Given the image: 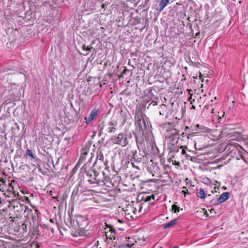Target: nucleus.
I'll use <instances>...</instances> for the list:
<instances>
[{"label":"nucleus","instance_id":"1","mask_svg":"<svg viewBox=\"0 0 248 248\" xmlns=\"http://www.w3.org/2000/svg\"><path fill=\"white\" fill-rule=\"evenodd\" d=\"M87 175L89 176H93V178L88 179L87 181L91 184H97L99 186H103L104 171L98 173L93 170L87 171Z\"/></svg>","mask_w":248,"mask_h":248},{"label":"nucleus","instance_id":"2","mask_svg":"<svg viewBox=\"0 0 248 248\" xmlns=\"http://www.w3.org/2000/svg\"><path fill=\"white\" fill-rule=\"evenodd\" d=\"M101 124L102 126L100 128L99 131V136L103 134V130H105L108 133H114L117 130V123L116 121L111 120L107 124H104V122H102Z\"/></svg>","mask_w":248,"mask_h":248},{"label":"nucleus","instance_id":"3","mask_svg":"<svg viewBox=\"0 0 248 248\" xmlns=\"http://www.w3.org/2000/svg\"><path fill=\"white\" fill-rule=\"evenodd\" d=\"M29 200L28 197L21 196L18 193H16V212H25L27 209V206L25 204V201H28Z\"/></svg>","mask_w":248,"mask_h":248},{"label":"nucleus","instance_id":"4","mask_svg":"<svg viewBox=\"0 0 248 248\" xmlns=\"http://www.w3.org/2000/svg\"><path fill=\"white\" fill-rule=\"evenodd\" d=\"M17 226H16V247H17V244L19 241L22 240V238L25 237L27 234V232L26 231L27 229L26 225L22 222H19L17 223Z\"/></svg>","mask_w":248,"mask_h":248},{"label":"nucleus","instance_id":"5","mask_svg":"<svg viewBox=\"0 0 248 248\" xmlns=\"http://www.w3.org/2000/svg\"><path fill=\"white\" fill-rule=\"evenodd\" d=\"M111 140L114 144L121 145L122 146H125L128 144V140L126 135L123 133H119L118 135H115L111 138Z\"/></svg>","mask_w":248,"mask_h":248},{"label":"nucleus","instance_id":"6","mask_svg":"<svg viewBox=\"0 0 248 248\" xmlns=\"http://www.w3.org/2000/svg\"><path fill=\"white\" fill-rule=\"evenodd\" d=\"M6 34L8 37V40H10L11 44L13 43L16 40V34L14 32L13 28H8L6 30Z\"/></svg>","mask_w":248,"mask_h":248},{"label":"nucleus","instance_id":"7","mask_svg":"<svg viewBox=\"0 0 248 248\" xmlns=\"http://www.w3.org/2000/svg\"><path fill=\"white\" fill-rule=\"evenodd\" d=\"M90 146L89 145H85L84 147L81 150V155L80 160H84L86 155H87L89 152Z\"/></svg>","mask_w":248,"mask_h":248},{"label":"nucleus","instance_id":"8","mask_svg":"<svg viewBox=\"0 0 248 248\" xmlns=\"http://www.w3.org/2000/svg\"><path fill=\"white\" fill-rule=\"evenodd\" d=\"M179 135V131L174 128H171L167 130L166 137L170 139L174 137H177Z\"/></svg>","mask_w":248,"mask_h":248},{"label":"nucleus","instance_id":"9","mask_svg":"<svg viewBox=\"0 0 248 248\" xmlns=\"http://www.w3.org/2000/svg\"><path fill=\"white\" fill-rule=\"evenodd\" d=\"M97 115V110L93 109L91 111L88 118H85V123L87 124L91 122Z\"/></svg>","mask_w":248,"mask_h":248},{"label":"nucleus","instance_id":"10","mask_svg":"<svg viewBox=\"0 0 248 248\" xmlns=\"http://www.w3.org/2000/svg\"><path fill=\"white\" fill-rule=\"evenodd\" d=\"M169 1L170 0H160V1L158 4V7L156 9V10L158 11V14H159L163 10V9L169 3Z\"/></svg>","mask_w":248,"mask_h":248},{"label":"nucleus","instance_id":"11","mask_svg":"<svg viewBox=\"0 0 248 248\" xmlns=\"http://www.w3.org/2000/svg\"><path fill=\"white\" fill-rule=\"evenodd\" d=\"M207 127L197 124L194 126L193 130L195 131L196 133H200L202 132H205L207 131Z\"/></svg>","mask_w":248,"mask_h":248},{"label":"nucleus","instance_id":"12","mask_svg":"<svg viewBox=\"0 0 248 248\" xmlns=\"http://www.w3.org/2000/svg\"><path fill=\"white\" fill-rule=\"evenodd\" d=\"M230 194L228 192L223 193L218 198V202L220 203L224 202L229 198Z\"/></svg>","mask_w":248,"mask_h":248},{"label":"nucleus","instance_id":"13","mask_svg":"<svg viewBox=\"0 0 248 248\" xmlns=\"http://www.w3.org/2000/svg\"><path fill=\"white\" fill-rule=\"evenodd\" d=\"M109 180L110 177L108 175H107L104 172L103 186L106 185L108 187H110V185H111L113 186V184L111 183V182H110Z\"/></svg>","mask_w":248,"mask_h":248},{"label":"nucleus","instance_id":"14","mask_svg":"<svg viewBox=\"0 0 248 248\" xmlns=\"http://www.w3.org/2000/svg\"><path fill=\"white\" fill-rule=\"evenodd\" d=\"M177 221V219H174L171 220L169 223L165 224L163 227L164 229H166L168 228H170L175 225Z\"/></svg>","mask_w":248,"mask_h":248},{"label":"nucleus","instance_id":"15","mask_svg":"<svg viewBox=\"0 0 248 248\" xmlns=\"http://www.w3.org/2000/svg\"><path fill=\"white\" fill-rule=\"evenodd\" d=\"M197 195L201 199H204L206 196L204 190L202 188H200L199 191L197 193Z\"/></svg>","mask_w":248,"mask_h":248},{"label":"nucleus","instance_id":"16","mask_svg":"<svg viewBox=\"0 0 248 248\" xmlns=\"http://www.w3.org/2000/svg\"><path fill=\"white\" fill-rule=\"evenodd\" d=\"M25 155L26 156H29L31 159H34L35 157L32 151L30 149H28L26 151Z\"/></svg>","mask_w":248,"mask_h":248},{"label":"nucleus","instance_id":"17","mask_svg":"<svg viewBox=\"0 0 248 248\" xmlns=\"http://www.w3.org/2000/svg\"><path fill=\"white\" fill-rule=\"evenodd\" d=\"M97 158L100 160L101 162L103 163V164L106 166L107 164L108 163V161L106 160L105 161H104V156L102 153L100 152L99 154L97 155Z\"/></svg>","mask_w":248,"mask_h":248},{"label":"nucleus","instance_id":"18","mask_svg":"<svg viewBox=\"0 0 248 248\" xmlns=\"http://www.w3.org/2000/svg\"><path fill=\"white\" fill-rule=\"evenodd\" d=\"M171 152L178 153L179 151V148L178 147L175 146L174 143H172V146L170 147Z\"/></svg>","mask_w":248,"mask_h":248},{"label":"nucleus","instance_id":"19","mask_svg":"<svg viewBox=\"0 0 248 248\" xmlns=\"http://www.w3.org/2000/svg\"><path fill=\"white\" fill-rule=\"evenodd\" d=\"M171 140H170V142L171 144V146H172V143H174V145H175V144L178 141V138L177 137H174L170 138Z\"/></svg>","mask_w":248,"mask_h":248},{"label":"nucleus","instance_id":"20","mask_svg":"<svg viewBox=\"0 0 248 248\" xmlns=\"http://www.w3.org/2000/svg\"><path fill=\"white\" fill-rule=\"evenodd\" d=\"M246 154H248V152H247L246 150H243L242 151H240L239 153V156L240 157H241V158L242 159H244V158H245V156L244 155Z\"/></svg>","mask_w":248,"mask_h":248},{"label":"nucleus","instance_id":"21","mask_svg":"<svg viewBox=\"0 0 248 248\" xmlns=\"http://www.w3.org/2000/svg\"><path fill=\"white\" fill-rule=\"evenodd\" d=\"M7 47L9 49H12L15 46V41H13V43L11 44L10 40H8V43H7Z\"/></svg>","mask_w":248,"mask_h":248},{"label":"nucleus","instance_id":"22","mask_svg":"<svg viewBox=\"0 0 248 248\" xmlns=\"http://www.w3.org/2000/svg\"><path fill=\"white\" fill-rule=\"evenodd\" d=\"M129 244H122L118 246V248H128L131 247Z\"/></svg>","mask_w":248,"mask_h":248},{"label":"nucleus","instance_id":"23","mask_svg":"<svg viewBox=\"0 0 248 248\" xmlns=\"http://www.w3.org/2000/svg\"><path fill=\"white\" fill-rule=\"evenodd\" d=\"M180 207L177 206L175 204H173L172 205V210L174 211V213H177L179 211Z\"/></svg>","mask_w":248,"mask_h":248},{"label":"nucleus","instance_id":"24","mask_svg":"<svg viewBox=\"0 0 248 248\" xmlns=\"http://www.w3.org/2000/svg\"><path fill=\"white\" fill-rule=\"evenodd\" d=\"M210 203L212 205H218L219 203H220V202H218V198H217V199H215V200L214 199V200H211L210 202Z\"/></svg>","mask_w":248,"mask_h":248},{"label":"nucleus","instance_id":"25","mask_svg":"<svg viewBox=\"0 0 248 248\" xmlns=\"http://www.w3.org/2000/svg\"><path fill=\"white\" fill-rule=\"evenodd\" d=\"M142 200L144 201L145 202H150L151 200L150 196H146L145 198L143 197Z\"/></svg>","mask_w":248,"mask_h":248},{"label":"nucleus","instance_id":"26","mask_svg":"<svg viewBox=\"0 0 248 248\" xmlns=\"http://www.w3.org/2000/svg\"><path fill=\"white\" fill-rule=\"evenodd\" d=\"M142 123L145 125V127H146L145 122L143 119H139L137 121V124L139 125H141Z\"/></svg>","mask_w":248,"mask_h":248},{"label":"nucleus","instance_id":"27","mask_svg":"<svg viewBox=\"0 0 248 248\" xmlns=\"http://www.w3.org/2000/svg\"><path fill=\"white\" fill-rule=\"evenodd\" d=\"M157 104V102L155 100H153L149 106L152 105L153 106H155Z\"/></svg>","mask_w":248,"mask_h":248},{"label":"nucleus","instance_id":"28","mask_svg":"<svg viewBox=\"0 0 248 248\" xmlns=\"http://www.w3.org/2000/svg\"><path fill=\"white\" fill-rule=\"evenodd\" d=\"M172 164L175 165H177L178 166H179L180 165V163L179 161H174L172 162Z\"/></svg>","mask_w":248,"mask_h":248},{"label":"nucleus","instance_id":"29","mask_svg":"<svg viewBox=\"0 0 248 248\" xmlns=\"http://www.w3.org/2000/svg\"><path fill=\"white\" fill-rule=\"evenodd\" d=\"M109 231L111 232H115L116 230L112 227H110L109 228Z\"/></svg>","mask_w":248,"mask_h":248},{"label":"nucleus","instance_id":"30","mask_svg":"<svg viewBox=\"0 0 248 248\" xmlns=\"http://www.w3.org/2000/svg\"><path fill=\"white\" fill-rule=\"evenodd\" d=\"M76 171H77V169L76 168V167L74 168L71 171L72 175H73L74 174H75L76 173Z\"/></svg>","mask_w":248,"mask_h":248},{"label":"nucleus","instance_id":"31","mask_svg":"<svg viewBox=\"0 0 248 248\" xmlns=\"http://www.w3.org/2000/svg\"><path fill=\"white\" fill-rule=\"evenodd\" d=\"M106 236L107 239H112V237H113L114 239H115V237L113 236V235L112 236V237L111 236V235H109V236H108V234L107 233L106 234Z\"/></svg>","mask_w":248,"mask_h":248},{"label":"nucleus","instance_id":"32","mask_svg":"<svg viewBox=\"0 0 248 248\" xmlns=\"http://www.w3.org/2000/svg\"><path fill=\"white\" fill-rule=\"evenodd\" d=\"M128 71V70L126 68L124 67V69L123 71L122 72V74H124L126 72Z\"/></svg>","mask_w":248,"mask_h":248},{"label":"nucleus","instance_id":"33","mask_svg":"<svg viewBox=\"0 0 248 248\" xmlns=\"http://www.w3.org/2000/svg\"><path fill=\"white\" fill-rule=\"evenodd\" d=\"M93 48V47L92 46H87L86 47V50L87 51H89L91 49Z\"/></svg>","mask_w":248,"mask_h":248},{"label":"nucleus","instance_id":"34","mask_svg":"<svg viewBox=\"0 0 248 248\" xmlns=\"http://www.w3.org/2000/svg\"><path fill=\"white\" fill-rule=\"evenodd\" d=\"M181 154L182 155H186V151H185V149H182V151H181Z\"/></svg>","mask_w":248,"mask_h":248},{"label":"nucleus","instance_id":"35","mask_svg":"<svg viewBox=\"0 0 248 248\" xmlns=\"http://www.w3.org/2000/svg\"><path fill=\"white\" fill-rule=\"evenodd\" d=\"M86 176H87V180H88V179H92V178H93V176H88V175H87V172H86Z\"/></svg>","mask_w":248,"mask_h":248},{"label":"nucleus","instance_id":"36","mask_svg":"<svg viewBox=\"0 0 248 248\" xmlns=\"http://www.w3.org/2000/svg\"><path fill=\"white\" fill-rule=\"evenodd\" d=\"M150 197H151V200H154L155 199V195H152L150 196Z\"/></svg>","mask_w":248,"mask_h":248},{"label":"nucleus","instance_id":"37","mask_svg":"<svg viewBox=\"0 0 248 248\" xmlns=\"http://www.w3.org/2000/svg\"><path fill=\"white\" fill-rule=\"evenodd\" d=\"M137 212L136 209L135 208L134 209H133V212L135 214L136 212Z\"/></svg>","mask_w":248,"mask_h":248},{"label":"nucleus","instance_id":"38","mask_svg":"<svg viewBox=\"0 0 248 248\" xmlns=\"http://www.w3.org/2000/svg\"><path fill=\"white\" fill-rule=\"evenodd\" d=\"M213 212H214V213H215V210H214V209L212 208V209H211V210H210V212H211V213H212Z\"/></svg>","mask_w":248,"mask_h":248},{"label":"nucleus","instance_id":"39","mask_svg":"<svg viewBox=\"0 0 248 248\" xmlns=\"http://www.w3.org/2000/svg\"><path fill=\"white\" fill-rule=\"evenodd\" d=\"M86 47H87V46H85V45H83V46H82V48H83V49L84 50H86Z\"/></svg>","mask_w":248,"mask_h":248},{"label":"nucleus","instance_id":"40","mask_svg":"<svg viewBox=\"0 0 248 248\" xmlns=\"http://www.w3.org/2000/svg\"><path fill=\"white\" fill-rule=\"evenodd\" d=\"M243 160H244V161L245 162L247 163V160H246V158H245V157L244 158V159H243Z\"/></svg>","mask_w":248,"mask_h":248},{"label":"nucleus","instance_id":"41","mask_svg":"<svg viewBox=\"0 0 248 248\" xmlns=\"http://www.w3.org/2000/svg\"><path fill=\"white\" fill-rule=\"evenodd\" d=\"M172 248H179V247L178 246H175Z\"/></svg>","mask_w":248,"mask_h":248},{"label":"nucleus","instance_id":"42","mask_svg":"<svg viewBox=\"0 0 248 248\" xmlns=\"http://www.w3.org/2000/svg\"><path fill=\"white\" fill-rule=\"evenodd\" d=\"M81 170H85V168H84V166H83V167H82Z\"/></svg>","mask_w":248,"mask_h":248},{"label":"nucleus","instance_id":"43","mask_svg":"<svg viewBox=\"0 0 248 248\" xmlns=\"http://www.w3.org/2000/svg\"><path fill=\"white\" fill-rule=\"evenodd\" d=\"M171 158H170L168 159V161L170 162L171 161Z\"/></svg>","mask_w":248,"mask_h":248},{"label":"nucleus","instance_id":"44","mask_svg":"<svg viewBox=\"0 0 248 248\" xmlns=\"http://www.w3.org/2000/svg\"><path fill=\"white\" fill-rule=\"evenodd\" d=\"M191 92H192V90H190L189 91V93H191Z\"/></svg>","mask_w":248,"mask_h":248},{"label":"nucleus","instance_id":"45","mask_svg":"<svg viewBox=\"0 0 248 248\" xmlns=\"http://www.w3.org/2000/svg\"><path fill=\"white\" fill-rule=\"evenodd\" d=\"M182 135V136H183V137H184L185 133H183Z\"/></svg>","mask_w":248,"mask_h":248},{"label":"nucleus","instance_id":"46","mask_svg":"<svg viewBox=\"0 0 248 248\" xmlns=\"http://www.w3.org/2000/svg\"><path fill=\"white\" fill-rule=\"evenodd\" d=\"M136 168H137L138 169L140 170L138 166H136Z\"/></svg>","mask_w":248,"mask_h":248},{"label":"nucleus","instance_id":"47","mask_svg":"<svg viewBox=\"0 0 248 248\" xmlns=\"http://www.w3.org/2000/svg\"><path fill=\"white\" fill-rule=\"evenodd\" d=\"M130 60H129V62H128V64H130Z\"/></svg>","mask_w":248,"mask_h":248},{"label":"nucleus","instance_id":"48","mask_svg":"<svg viewBox=\"0 0 248 248\" xmlns=\"http://www.w3.org/2000/svg\"><path fill=\"white\" fill-rule=\"evenodd\" d=\"M130 60H129V62H128V64H130Z\"/></svg>","mask_w":248,"mask_h":248},{"label":"nucleus","instance_id":"49","mask_svg":"<svg viewBox=\"0 0 248 248\" xmlns=\"http://www.w3.org/2000/svg\"><path fill=\"white\" fill-rule=\"evenodd\" d=\"M130 60H129V62H128V64H130Z\"/></svg>","mask_w":248,"mask_h":248},{"label":"nucleus","instance_id":"50","mask_svg":"<svg viewBox=\"0 0 248 248\" xmlns=\"http://www.w3.org/2000/svg\"><path fill=\"white\" fill-rule=\"evenodd\" d=\"M153 181V180H151V179H150V180H148V181Z\"/></svg>","mask_w":248,"mask_h":248},{"label":"nucleus","instance_id":"51","mask_svg":"<svg viewBox=\"0 0 248 248\" xmlns=\"http://www.w3.org/2000/svg\"><path fill=\"white\" fill-rule=\"evenodd\" d=\"M214 111V109H213L212 110V113H213V112H214V111Z\"/></svg>","mask_w":248,"mask_h":248},{"label":"nucleus","instance_id":"52","mask_svg":"<svg viewBox=\"0 0 248 248\" xmlns=\"http://www.w3.org/2000/svg\"><path fill=\"white\" fill-rule=\"evenodd\" d=\"M221 119V117L220 116H219L218 117V119Z\"/></svg>","mask_w":248,"mask_h":248},{"label":"nucleus","instance_id":"53","mask_svg":"<svg viewBox=\"0 0 248 248\" xmlns=\"http://www.w3.org/2000/svg\"><path fill=\"white\" fill-rule=\"evenodd\" d=\"M192 108H195V106H192Z\"/></svg>","mask_w":248,"mask_h":248},{"label":"nucleus","instance_id":"54","mask_svg":"<svg viewBox=\"0 0 248 248\" xmlns=\"http://www.w3.org/2000/svg\"><path fill=\"white\" fill-rule=\"evenodd\" d=\"M159 113H160V115L162 114V112H160Z\"/></svg>","mask_w":248,"mask_h":248},{"label":"nucleus","instance_id":"55","mask_svg":"<svg viewBox=\"0 0 248 248\" xmlns=\"http://www.w3.org/2000/svg\"><path fill=\"white\" fill-rule=\"evenodd\" d=\"M132 164L133 165V166H135L133 164V163H132Z\"/></svg>","mask_w":248,"mask_h":248},{"label":"nucleus","instance_id":"56","mask_svg":"<svg viewBox=\"0 0 248 248\" xmlns=\"http://www.w3.org/2000/svg\"><path fill=\"white\" fill-rule=\"evenodd\" d=\"M224 114H225V112H223V114L222 116H223V115H224Z\"/></svg>","mask_w":248,"mask_h":248},{"label":"nucleus","instance_id":"57","mask_svg":"<svg viewBox=\"0 0 248 248\" xmlns=\"http://www.w3.org/2000/svg\"><path fill=\"white\" fill-rule=\"evenodd\" d=\"M140 210H141V209L140 208V209H139V212H140Z\"/></svg>","mask_w":248,"mask_h":248},{"label":"nucleus","instance_id":"58","mask_svg":"<svg viewBox=\"0 0 248 248\" xmlns=\"http://www.w3.org/2000/svg\"><path fill=\"white\" fill-rule=\"evenodd\" d=\"M1 161V160L0 159V162Z\"/></svg>","mask_w":248,"mask_h":248}]
</instances>
